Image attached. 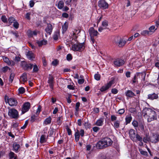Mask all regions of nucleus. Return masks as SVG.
I'll use <instances>...</instances> for the list:
<instances>
[{
    "label": "nucleus",
    "instance_id": "39448f33",
    "mask_svg": "<svg viewBox=\"0 0 159 159\" xmlns=\"http://www.w3.org/2000/svg\"><path fill=\"white\" fill-rule=\"evenodd\" d=\"M114 41L115 44L120 48L124 46L126 42L125 40L119 37H115Z\"/></svg>",
    "mask_w": 159,
    "mask_h": 159
},
{
    "label": "nucleus",
    "instance_id": "774afa93",
    "mask_svg": "<svg viewBox=\"0 0 159 159\" xmlns=\"http://www.w3.org/2000/svg\"><path fill=\"white\" fill-rule=\"evenodd\" d=\"M118 92L117 90L116 89H113L111 90L112 93L114 94H116L118 93Z\"/></svg>",
    "mask_w": 159,
    "mask_h": 159
},
{
    "label": "nucleus",
    "instance_id": "4d7b16f0",
    "mask_svg": "<svg viewBox=\"0 0 159 159\" xmlns=\"http://www.w3.org/2000/svg\"><path fill=\"white\" fill-rule=\"evenodd\" d=\"M27 34L28 36L29 37L32 36V31L30 30H28L27 31Z\"/></svg>",
    "mask_w": 159,
    "mask_h": 159
},
{
    "label": "nucleus",
    "instance_id": "4c0bfd02",
    "mask_svg": "<svg viewBox=\"0 0 159 159\" xmlns=\"http://www.w3.org/2000/svg\"><path fill=\"white\" fill-rule=\"evenodd\" d=\"M80 31L79 30H78L76 29H74L72 32V34L73 36H74V37H76V35L77 34H79L80 32Z\"/></svg>",
    "mask_w": 159,
    "mask_h": 159
},
{
    "label": "nucleus",
    "instance_id": "58836bf2",
    "mask_svg": "<svg viewBox=\"0 0 159 159\" xmlns=\"http://www.w3.org/2000/svg\"><path fill=\"white\" fill-rule=\"evenodd\" d=\"M84 125L86 129L90 128L91 127V124L88 121L85 122Z\"/></svg>",
    "mask_w": 159,
    "mask_h": 159
},
{
    "label": "nucleus",
    "instance_id": "0eeeda50",
    "mask_svg": "<svg viewBox=\"0 0 159 159\" xmlns=\"http://www.w3.org/2000/svg\"><path fill=\"white\" fill-rule=\"evenodd\" d=\"M21 66L24 70H28L32 69L33 64L31 63L27 64L25 61H23L21 62Z\"/></svg>",
    "mask_w": 159,
    "mask_h": 159
},
{
    "label": "nucleus",
    "instance_id": "6ab92c4d",
    "mask_svg": "<svg viewBox=\"0 0 159 159\" xmlns=\"http://www.w3.org/2000/svg\"><path fill=\"white\" fill-rule=\"evenodd\" d=\"M125 94L127 99H128L129 98H132L135 96V94L130 90H128L126 92Z\"/></svg>",
    "mask_w": 159,
    "mask_h": 159
},
{
    "label": "nucleus",
    "instance_id": "9d476101",
    "mask_svg": "<svg viewBox=\"0 0 159 159\" xmlns=\"http://www.w3.org/2000/svg\"><path fill=\"white\" fill-rule=\"evenodd\" d=\"M140 75H141L142 77L143 78V80L144 81L145 80V76L146 75V73L145 72H141V73H137L134 76L133 78V83H134L136 82V76H139Z\"/></svg>",
    "mask_w": 159,
    "mask_h": 159
},
{
    "label": "nucleus",
    "instance_id": "4be33fe9",
    "mask_svg": "<svg viewBox=\"0 0 159 159\" xmlns=\"http://www.w3.org/2000/svg\"><path fill=\"white\" fill-rule=\"evenodd\" d=\"M103 122L104 118H101L96 121L95 124L98 126H102L103 125Z\"/></svg>",
    "mask_w": 159,
    "mask_h": 159
},
{
    "label": "nucleus",
    "instance_id": "c03bdc74",
    "mask_svg": "<svg viewBox=\"0 0 159 159\" xmlns=\"http://www.w3.org/2000/svg\"><path fill=\"white\" fill-rule=\"evenodd\" d=\"M80 105V103L79 102H77L76 103L75 107V109L76 112H77L79 110V107Z\"/></svg>",
    "mask_w": 159,
    "mask_h": 159
},
{
    "label": "nucleus",
    "instance_id": "3c124183",
    "mask_svg": "<svg viewBox=\"0 0 159 159\" xmlns=\"http://www.w3.org/2000/svg\"><path fill=\"white\" fill-rule=\"evenodd\" d=\"M139 127L141 130H143L144 129V123L143 122L139 123L138 124Z\"/></svg>",
    "mask_w": 159,
    "mask_h": 159
},
{
    "label": "nucleus",
    "instance_id": "393cba45",
    "mask_svg": "<svg viewBox=\"0 0 159 159\" xmlns=\"http://www.w3.org/2000/svg\"><path fill=\"white\" fill-rule=\"evenodd\" d=\"M13 148L14 151L17 152L20 148V145L16 143H14L13 144Z\"/></svg>",
    "mask_w": 159,
    "mask_h": 159
},
{
    "label": "nucleus",
    "instance_id": "2eb2a0df",
    "mask_svg": "<svg viewBox=\"0 0 159 159\" xmlns=\"http://www.w3.org/2000/svg\"><path fill=\"white\" fill-rule=\"evenodd\" d=\"M159 141V135L155 134L151 137V142L153 143H156Z\"/></svg>",
    "mask_w": 159,
    "mask_h": 159
},
{
    "label": "nucleus",
    "instance_id": "f03ea898",
    "mask_svg": "<svg viewBox=\"0 0 159 159\" xmlns=\"http://www.w3.org/2000/svg\"><path fill=\"white\" fill-rule=\"evenodd\" d=\"M112 143V141L111 139L106 137L99 141L96 145L97 148L102 149L111 146Z\"/></svg>",
    "mask_w": 159,
    "mask_h": 159
},
{
    "label": "nucleus",
    "instance_id": "6e6d98bb",
    "mask_svg": "<svg viewBox=\"0 0 159 159\" xmlns=\"http://www.w3.org/2000/svg\"><path fill=\"white\" fill-rule=\"evenodd\" d=\"M133 125L135 127H137L138 126V123L137 121L134 120L132 123Z\"/></svg>",
    "mask_w": 159,
    "mask_h": 159
},
{
    "label": "nucleus",
    "instance_id": "9b49d317",
    "mask_svg": "<svg viewBox=\"0 0 159 159\" xmlns=\"http://www.w3.org/2000/svg\"><path fill=\"white\" fill-rule=\"evenodd\" d=\"M114 81L113 80H112L110 81L105 86H103L101 88V92H103L107 90L114 83Z\"/></svg>",
    "mask_w": 159,
    "mask_h": 159
},
{
    "label": "nucleus",
    "instance_id": "f8f14e48",
    "mask_svg": "<svg viewBox=\"0 0 159 159\" xmlns=\"http://www.w3.org/2000/svg\"><path fill=\"white\" fill-rule=\"evenodd\" d=\"M53 27L50 23H47V26L45 29L46 32L49 34H51L52 32Z\"/></svg>",
    "mask_w": 159,
    "mask_h": 159
},
{
    "label": "nucleus",
    "instance_id": "cd10ccee",
    "mask_svg": "<svg viewBox=\"0 0 159 159\" xmlns=\"http://www.w3.org/2000/svg\"><path fill=\"white\" fill-rule=\"evenodd\" d=\"M51 120L52 119L51 117L49 116L43 122L44 124L45 125H47L50 124L51 122Z\"/></svg>",
    "mask_w": 159,
    "mask_h": 159
},
{
    "label": "nucleus",
    "instance_id": "49530a36",
    "mask_svg": "<svg viewBox=\"0 0 159 159\" xmlns=\"http://www.w3.org/2000/svg\"><path fill=\"white\" fill-rule=\"evenodd\" d=\"M117 119V116L114 115H111V120L113 122L116 120Z\"/></svg>",
    "mask_w": 159,
    "mask_h": 159
},
{
    "label": "nucleus",
    "instance_id": "423d86ee",
    "mask_svg": "<svg viewBox=\"0 0 159 159\" xmlns=\"http://www.w3.org/2000/svg\"><path fill=\"white\" fill-rule=\"evenodd\" d=\"M98 7L101 9H105L108 7V3L105 0H100L98 3Z\"/></svg>",
    "mask_w": 159,
    "mask_h": 159
},
{
    "label": "nucleus",
    "instance_id": "c9c22d12",
    "mask_svg": "<svg viewBox=\"0 0 159 159\" xmlns=\"http://www.w3.org/2000/svg\"><path fill=\"white\" fill-rule=\"evenodd\" d=\"M68 27V25L66 23V22L62 26V28L63 31L64 32L66 31L67 30V29Z\"/></svg>",
    "mask_w": 159,
    "mask_h": 159
},
{
    "label": "nucleus",
    "instance_id": "dca6fc26",
    "mask_svg": "<svg viewBox=\"0 0 159 159\" xmlns=\"http://www.w3.org/2000/svg\"><path fill=\"white\" fill-rule=\"evenodd\" d=\"M4 61L8 65L12 66L14 65L15 62L12 60H10L9 59L6 57L3 56L2 57Z\"/></svg>",
    "mask_w": 159,
    "mask_h": 159
},
{
    "label": "nucleus",
    "instance_id": "1a4fd4ad",
    "mask_svg": "<svg viewBox=\"0 0 159 159\" xmlns=\"http://www.w3.org/2000/svg\"><path fill=\"white\" fill-rule=\"evenodd\" d=\"M113 63L115 66L119 67L123 65L125 61L123 59L118 58L115 59Z\"/></svg>",
    "mask_w": 159,
    "mask_h": 159
},
{
    "label": "nucleus",
    "instance_id": "0e129e2a",
    "mask_svg": "<svg viewBox=\"0 0 159 159\" xmlns=\"http://www.w3.org/2000/svg\"><path fill=\"white\" fill-rule=\"evenodd\" d=\"M54 132V129L53 128L50 129V130L49 131V135L51 136L53 134Z\"/></svg>",
    "mask_w": 159,
    "mask_h": 159
},
{
    "label": "nucleus",
    "instance_id": "2f4dec72",
    "mask_svg": "<svg viewBox=\"0 0 159 159\" xmlns=\"http://www.w3.org/2000/svg\"><path fill=\"white\" fill-rule=\"evenodd\" d=\"M15 76V74L14 73H11L9 77V83H12Z\"/></svg>",
    "mask_w": 159,
    "mask_h": 159
},
{
    "label": "nucleus",
    "instance_id": "f257e3e1",
    "mask_svg": "<svg viewBox=\"0 0 159 159\" xmlns=\"http://www.w3.org/2000/svg\"><path fill=\"white\" fill-rule=\"evenodd\" d=\"M142 113L144 118L148 122L157 120V114L156 111L152 109L145 107L142 111Z\"/></svg>",
    "mask_w": 159,
    "mask_h": 159
},
{
    "label": "nucleus",
    "instance_id": "6e6552de",
    "mask_svg": "<svg viewBox=\"0 0 159 159\" xmlns=\"http://www.w3.org/2000/svg\"><path fill=\"white\" fill-rule=\"evenodd\" d=\"M30 108V104L29 102L25 103L22 108V114H24L28 111Z\"/></svg>",
    "mask_w": 159,
    "mask_h": 159
},
{
    "label": "nucleus",
    "instance_id": "8fccbe9b",
    "mask_svg": "<svg viewBox=\"0 0 159 159\" xmlns=\"http://www.w3.org/2000/svg\"><path fill=\"white\" fill-rule=\"evenodd\" d=\"M8 70H10V69L7 66H6L2 68V71L4 73L6 72Z\"/></svg>",
    "mask_w": 159,
    "mask_h": 159
},
{
    "label": "nucleus",
    "instance_id": "680f3d73",
    "mask_svg": "<svg viewBox=\"0 0 159 159\" xmlns=\"http://www.w3.org/2000/svg\"><path fill=\"white\" fill-rule=\"evenodd\" d=\"M93 131L95 132H97L98 130L100 129V128L99 127H98L95 126L93 127Z\"/></svg>",
    "mask_w": 159,
    "mask_h": 159
},
{
    "label": "nucleus",
    "instance_id": "37998d69",
    "mask_svg": "<svg viewBox=\"0 0 159 159\" xmlns=\"http://www.w3.org/2000/svg\"><path fill=\"white\" fill-rule=\"evenodd\" d=\"M135 138H136L140 142H142L143 139L138 134H136Z\"/></svg>",
    "mask_w": 159,
    "mask_h": 159
},
{
    "label": "nucleus",
    "instance_id": "603ef678",
    "mask_svg": "<svg viewBox=\"0 0 159 159\" xmlns=\"http://www.w3.org/2000/svg\"><path fill=\"white\" fill-rule=\"evenodd\" d=\"M31 14V13L30 12H28L26 13L25 15V17L27 19L29 20L30 19V16Z\"/></svg>",
    "mask_w": 159,
    "mask_h": 159
},
{
    "label": "nucleus",
    "instance_id": "5701e85b",
    "mask_svg": "<svg viewBox=\"0 0 159 159\" xmlns=\"http://www.w3.org/2000/svg\"><path fill=\"white\" fill-rule=\"evenodd\" d=\"M27 80V74L25 73H23L20 77V81L23 82H25Z\"/></svg>",
    "mask_w": 159,
    "mask_h": 159
},
{
    "label": "nucleus",
    "instance_id": "79ce46f5",
    "mask_svg": "<svg viewBox=\"0 0 159 159\" xmlns=\"http://www.w3.org/2000/svg\"><path fill=\"white\" fill-rule=\"evenodd\" d=\"M125 112V110L124 108L120 109L118 110L117 113L120 115H122Z\"/></svg>",
    "mask_w": 159,
    "mask_h": 159
},
{
    "label": "nucleus",
    "instance_id": "a19ab883",
    "mask_svg": "<svg viewBox=\"0 0 159 159\" xmlns=\"http://www.w3.org/2000/svg\"><path fill=\"white\" fill-rule=\"evenodd\" d=\"M18 91L19 93L22 94L25 92V89L23 87H21L18 89Z\"/></svg>",
    "mask_w": 159,
    "mask_h": 159
},
{
    "label": "nucleus",
    "instance_id": "e2e57ef3",
    "mask_svg": "<svg viewBox=\"0 0 159 159\" xmlns=\"http://www.w3.org/2000/svg\"><path fill=\"white\" fill-rule=\"evenodd\" d=\"M36 117V116H35V115H32L31 117V121L32 122H33L35 120V118Z\"/></svg>",
    "mask_w": 159,
    "mask_h": 159
},
{
    "label": "nucleus",
    "instance_id": "f3484780",
    "mask_svg": "<svg viewBox=\"0 0 159 159\" xmlns=\"http://www.w3.org/2000/svg\"><path fill=\"white\" fill-rule=\"evenodd\" d=\"M148 98L151 100L157 99L158 97L157 93H153L152 94H149L148 96Z\"/></svg>",
    "mask_w": 159,
    "mask_h": 159
},
{
    "label": "nucleus",
    "instance_id": "a18cd8bd",
    "mask_svg": "<svg viewBox=\"0 0 159 159\" xmlns=\"http://www.w3.org/2000/svg\"><path fill=\"white\" fill-rule=\"evenodd\" d=\"M95 79L97 80H99L100 79V75L99 74L97 73L94 75Z\"/></svg>",
    "mask_w": 159,
    "mask_h": 159
},
{
    "label": "nucleus",
    "instance_id": "412c9836",
    "mask_svg": "<svg viewBox=\"0 0 159 159\" xmlns=\"http://www.w3.org/2000/svg\"><path fill=\"white\" fill-rule=\"evenodd\" d=\"M28 58L30 60H32L34 58V55L32 52H28L26 54Z\"/></svg>",
    "mask_w": 159,
    "mask_h": 159
},
{
    "label": "nucleus",
    "instance_id": "ddd939ff",
    "mask_svg": "<svg viewBox=\"0 0 159 159\" xmlns=\"http://www.w3.org/2000/svg\"><path fill=\"white\" fill-rule=\"evenodd\" d=\"M89 32L90 36H96L98 32L97 30H95L93 27H91L89 30Z\"/></svg>",
    "mask_w": 159,
    "mask_h": 159
},
{
    "label": "nucleus",
    "instance_id": "5fc2aeb1",
    "mask_svg": "<svg viewBox=\"0 0 159 159\" xmlns=\"http://www.w3.org/2000/svg\"><path fill=\"white\" fill-rule=\"evenodd\" d=\"M72 58L71 55L70 54H68L66 56V59L68 61H70L72 60Z\"/></svg>",
    "mask_w": 159,
    "mask_h": 159
},
{
    "label": "nucleus",
    "instance_id": "a211bd4d",
    "mask_svg": "<svg viewBox=\"0 0 159 159\" xmlns=\"http://www.w3.org/2000/svg\"><path fill=\"white\" fill-rule=\"evenodd\" d=\"M53 79L54 78L53 76L50 75L48 77V83L49 84V86L51 89H53Z\"/></svg>",
    "mask_w": 159,
    "mask_h": 159
},
{
    "label": "nucleus",
    "instance_id": "69168bd1",
    "mask_svg": "<svg viewBox=\"0 0 159 159\" xmlns=\"http://www.w3.org/2000/svg\"><path fill=\"white\" fill-rule=\"evenodd\" d=\"M28 124V120H26L25 122V124L24 125L21 127V129H25L27 126Z\"/></svg>",
    "mask_w": 159,
    "mask_h": 159
},
{
    "label": "nucleus",
    "instance_id": "ea45409f",
    "mask_svg": "<svg viewBox=\"0 0 159 159\" xmlns=\"http://www.w3.org/2000/svg\"><path fill=\"white\" fill-rule=\"evenodd\" d=\"M59 36V33L58 32H55L53 35V38L55 40H57L58 39Z\"/></svg>",
    "mask_w": 159,
    "mask_h": 159
},
{
    "label": "nucleus",
    "instance_id": "13d9d810",
    "mask_svg": "<svg viewBox=\"0 0 159 159\" xmlns=\"http://www.w3.org/2000/svg\"><path fill=\"white\" fill-rule=\"evenodd\" d=\"M41 107L40 106H39L38 107V108L36 111V114L38 116L41 110Z\"/></svg>",
    "mask_w": 159,
    "mask_h": 159
},
{
    "label": "nucleus",
    "instance_id": "338daca9",
    "mask_svg": "<svg viewBox=\"0 0 159 159\" xmlns=\"http://www.w3.org/2000/svg\"><path fill=\"white\" fill-rule=\"evenodd\" d=\"M72 1V0H64L65 3L68 5H70V3Z\"/></svg>",
    "mask_w": 159,
    "mask_h": 159
},
{
    "label": "nucleus",
    "instance_id": "20e7f679",
    "mask_svg": "<svg viewBox=\"0 0 159 159\" xmlns=\"http://www.w3.org/2000/svg\"><path fill=\"white\" fill-rule=\"evenodd\" d=\"M8 114L9 116L11 118L16 119L18 118L19 116L17 111L14 108L9 109Z\"/></svg>",
    "mask_w": 159,
    "mask_h": 159
},
{
    "label": "nucleus",
    "instance_id": "e433bc0d",
    "mask_svg": "<svg viewBox=\"0 0 159 159\" xmlns=\"http://www.w3.org/2000/svg\"><path fill=\"white\" fill-rule=\"evenodd\" d=\"M139 150L141 154L146 156H148V153L146 151H144L141 149H139Z\"/></svg>",
    "mask_w": 159,
    "mask_h": 159
},
{
    "label": "nucleus",
    "instance_id": "473e14b6",
    "mask_svg": "<svg viewBox=\"0 0 159 159\" xmlns=\"http://www.w3.org/2000/svg\"><path fill=\"white\" fill-rule=\"evenodd\" d=\"M64 6V3L62 1H60L58 4V7L59 9H62Z\"/></svg>",
    "mask_w": 159,
    "mask_h": 159
},
{
    "label": "nucleus",
    "instance_id": "864d4df0",
    "mask_svg": "<svg viewBox=\"0 0 159 159\" xmlns=\"http://www.w3.org/2000/svg\"><path fill=\"white\" fill-rule=\"evenodd\" d=\"M52 64L54 66H56L58 64V61L57 59H55L52 62Z\"/></svg>",
    "mask_w": 159,
    "mask_h": 159
},
{
    "label": "nucleus",
    "instance_id": "a878e982",
    "mask_svg": "<svg viewBox=\"0 0 159 159\" xmlns=\"http://www.w3.org/2000/svg\"><path fill=\"white\" fill-rule=\"evenodd\" d=\"M36 43L39 47L41 46L42 45H45L47 43V41L44 40L40 41H37Z\"/></svg>",
    "mask_w": 159,
    "mask_h": 159
},
{
    "label": "nucleus",
    "instance_id": "aec40b11",
    "mask_svg": "<svg viewBox=\"0 0 159 159\" xmlns=\"http://www.w3.org/2000/svg\"><path fill=\"white\" fill-rule=\"evenodd\" d=\"M129 134L131 139L134 140L136 135L135 133V130L133 129H130L129 132Z\"/></svg>",
    "mask_w": 159,
    "mask_h": 159
},
{
    "label": "nucleus",
    "instance_id": "4468645a",
    "mask_svg": "<svg viewBox=\"0 0 159 159\" xmlns=\"http://www.w3.org/2000/svg\"><path fill=\"white\" fill-rule=\"evenodd\" d=\"M7 102L9 105L11 106H16L18 103L16 100L14 98H10L9 100H7Z\"/></svg>",
    "mask_w": 159,
    "mask_h": 159
},
{
    "label": "nucleus",
    "instance_id": "09e8293b",
    "mask_svg": "<svg viewBox=\"0 0 159 159\" xmlns=\"http://www.w3.org/2000/svg\"><path fill=\"white\" fill-rule=\"evenodd\" d=\"M1 20L4 23H6L7 22V19L6 16L4 15H2L1 17Z\"/></svg>",
    "mask_w": 159,
    "mask_h": 159
},
{
    "label": "nucleus",
    "instance_id": "c85d7f7f",
    "mask_svg": "<svg viewBox=\"0 0 159 159\" xmlns=\"http://www.w3.org/2000/svg\"><path fill=\"white\" fill-rule=\"evenodd\" d=\"M46 136L44 135H41L40 140V142L41 143H44L46 142L47 139H46Z\"/></svg>",
    "mask_w": 159,
    "mask_h": 159
},
{
    "label": "nucleus",
    "instance_id": "b1692460",
    "mask_svg": "<svg viewBox=\"0 0 159 159\" xmlns=\"http://www.w3.org/2000/svg\"><path fill=\"white\" fill-rule=\"evenodd\" d=\"M132 119V118L131 114L127 115L125 118V124L127 125L131 121Z\"/></svg>",
    "mask_w": 159,
    "mask_h": 159
},
{
    "label": "nucleus",
    "instance_id": "bf43d9fd",
    "mask_svg": "<svg viewBox=\"0 0 159 159\" xmlns=\"http://www.w3.org/2000/svg\"><path fill=\"white\" fill-rule=\"evenodd\" d=\"M102 25L103 27H106L108 25L107 22L106 21H103L102 23Z\"/></svg>",
    "mask_w": 159,
    "mask_h": 159
},
{
    "label": "nucleus",
    "instance_id": "7c9ffc66",
    "mask_svg": "<svg viewBox=\"0 0 159 159\" xmlns=\"http://www.w3.org/2000/svg\"><path fill=\"white\" fill-rule=\"evenodd\" d=\"M75 139L76 142H78L80 138V135L79 134V132L78 130H77V131L76 132L75 134Z\"/></svg>",
    "mask_w": 159,
    "mask_h": 159
},
{
    "label": "nucleus",
    "instance_id": "72a5a7b5",
    "mask_svg": "<svg viewBox=\"0 0 159 159\" xmlns=\"http://www.w3.org/2000/svg\"><path fill=\"white\" fill-rule=\"evenodd\" d=\"M143 141L144 143H146L148 141H151V138H150L148 135H146L145 137L143 139Z\"/></svg>",
    "mask_w": 159,
    "mask_h": 159
},
{
    "label": "nucleus",
    "instance_id": "bb28decb",
    "mask_svg": "<svg viewBox=\"0 0 159 159\" xmlns=\"http://www.w3.org/2000/svg\"><path fill=\"white\" fill-rule=\"evenodd\" d=\"M9 159H12L13 158H14V159H17V156L16 154L11 151L9 153Z\"/></svg>",
    "mask_w": 159,
    "mask_h": 159
},
{
    "label": "nucleus",
    "instance_id": "7ed1b4c3",
    "mask_svg": "<svg viewBox=\"0 0 159 159\" xmlns=\"http://www.w3.org/2000/svg\"><path fill=\"white\" fill-rule=\"evenodd\" d=\"M84 44L83 43H76L75 44L72 45L71 48L74 51H81L84 48Z\"/></svg>",
    "mask_w": 159,
    "mask_h": 159
},
{
    "label": "nucleus",
    "instance_id": "c756f323",
    "mask_svg": "<svg viewBox=\"0 0 159 159\" xmlns=\"http://www.w3.org/2000/svg\"><path fill=\"white\" fill-rule=\"evenodd\" d=\"M120 125V121L117 120L115 121L113 125L115 129H118L119 128Z\"/></svg>",
    "mask_w": 159,
    "mask_h": 159
},
{
    "label": "nucleus",
    "instance_id": "052dcab7",
    "mask_svg": "<svg viewBox=\"0 0 159 159\" xmlns=\"http://www.w3.org/2000/svg\"><path fill=\"white\" fill-rule=\"evenodd\" d=\"M38 66L36 65H34L33 69V72H37L38 71Z\"/></svg>",
    "mask_w": 159,
    "mask_h": 159
},
{
    "label": "nucleus",
    "instance_id": "de8ad7c7",
    "mask_svg": "<svg viewBox=\"0 0 159 159\" xmlns=\"http://www.w3.org/2000/svg\"><path fill=\"white\" fill-rule=\"evenodd\" d=\"M13 26L16 29H17L19 26V24L16 20L13 23Z\"/></svg>",
    "mask_w": 159,
    "mask_h": 159
},
{
    "label": "nucleus",
    "instance_id": "f704fd0d",
    "mask_svg": "<svg viewBox=\"0 0 159 159\" xmlns=\"http://www.w3.org/2000/svg\"><path fill=\"white\" fill-rule=\"evenodd\" d=\"M16 20H15V19L12 17H10L8 18V20L9 23L10 24V25L13 23H14Z\"/></svg>",
    "mask_w": 159,
    "mask_h": 159
}]
</instances>
